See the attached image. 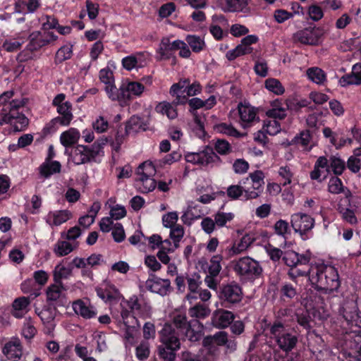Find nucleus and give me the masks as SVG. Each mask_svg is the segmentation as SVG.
<instances>
[{"label": "nucleus", "mask_w": 361, "mask_h": 361, "mask_svg": "<svg viewBox=\"0 0 361 361\" xmlns=\"http://www.w3.org/2000/svg\"><path fill=\"white\" fill-rule=\"evenodd\" d=\"M308 277L312 286L327 294L337 292L341 285L338 271L331 265H312L308 268Z\"/></svg>", "instance_id": "1"}, {"label": "nucleus", "mask_w": 361, "mask_h": 361, "mask_svg": "<svg viewBox=\"0 0 361 361\" xmlns=\"http://www.w3.org/2000/svg\"><path fill=\"white\" fill-rule=\"evenodd\" d=\"M3 353L11 361H18L23 355V346L17 337L11 338L6 342L2 350Z\"/></svg>", "instance_id": "19"}, {"label": "nucleus", "mask_w": 361, "mask_h": 361, "mask_svg": "<svg viewBox=\"0 0 361 361\" xmlns=\"http://www.w3.org/2000/svg\"><path fill=\"white\" fill-rule=\"evenodd\" d=\"M96 292L98 297L106 302L118 300L122 297L115 286L106 281L96 288Z\"/></svg>", "instance_id": "16"}, {"label": "nucleus", "mask_w": 361, "mask_h": 361, "mask_svg": "<svg viewBox=\"0 0 361 361\" xmlns=\"http://www.w3.org/2000/svg\"><path fill=\"white\" fill-rule=\"evenodd\" d=\"M73 55V46L66 44L61 47L56 53L55 61L56 62H63L71 58Z\"/></svg>", "instance_id": "55"}, {"label": "nucleus", "mask_w": 361, "mask_h": 361, "mask_svg": "<svg viewBox=\"0 0 361 361\" xmlns=\"http://www.w3.org/2000/svg\"><path fill=\"white\" fill-rule=\"evenodd\" d=\"M279 176L283 180V185L290 184L293 173L289 166H281L278 171Z\"/></svg>", "instance_id": "61"}, {"label": "nucleus", "mask_w": 361, "mask_h": 361, "mask_svg": "<svg viewBox=\"0 0 361 361\" xmlns=\"http://www.w3.org/2000/svg\"><path fill=\"white\" fill-rule=\"evenodd\" d=\"M328 190L332 194L341 193L343 191L341 180L336 176L331 178L328 183Z\"/></svg>", "instance_id": "60"}, {"label": "nucleus", "mask_w": 361, "mask_h": 361, "mask_svg": "<svg viewBox=\"0 0 361 361\" xmlns=\"http://www.w3.org/2000/svg\"><path fill=\"white\" fill-rule=\"evenodd\" d=\"M190 81L188 78L181 79L178 82L174 83L170 88V94L173 97H176V102L177 104H185L187 97L185 95H180L181 90L186 89Z\"/></svg>", "instance_id": "33"}, {"label": "nucleus", "mask_w": 361, "mask_h": 361, "mask_svg": "<svg viewBox=\"0 0 361 361\" xmlns=\"http://www.w3.org/2000/svg\"><path fill=\"white\" fill-rule=\"evenodd\" d=\"M38 315L44 326V333L47 335L52 334L56 326L52 312L49 309H44L38 313Z\"/></svg>", "instance_id": "36"}, {"label": "nucleus", "mask_w": 361, "mask_h": 361, "mask_svg": "<svg viewBox=\"0 0 361 361\" xmlns=\"http://www.w3.org/2000/svg\"><path fill=\"white\" fill-rule=\"evenodd\" d=\"M265 87L270 92L277 95L283 94L285 89L279 80L274 78H269L265 81Z\"/></svg>", "instance_id": "56"}, {"label": "nucleus", "mask_w": 361, "mask_h": 361, "mask_svg": "<svg viewBox=\"0 0 361 361\" xmlns=\"http://www.w3.org/2000/svg\"><path fill=\"white\" fill-rule=\"evenodd\" d=\"M214 129L216 133L234 137H239L243 135L232 125L226 123L216 124Z\"/></svg>", "instance_id": "47"}, {"label": "nucleus", "mask_w": 361, "mask_h": 361, "mask_svg": "<svg viewBox=\"0 0 361 361\" xmlns=\"http://www.w3.org/2000/svg\"><path fill=\"white\" fill-rule=\"evenodd\" d=\"M250 178L252 182V186L245 190V200L257 198L261 193V189L264 185V175L262 171H255L250 173Z\"/></svg>", "instance_id": "17"}, {"label": "nucleus", "mask_w": 361, "mask_h": 361, "mask_svg": "<svg viewBox=\"0 0 361 361\" xmlns=\"http://www.w3.org/2000/svg\"><path fill=\"white\" fill-rule=\"evenodd\" d=\"M330 169L335 175H341L343 173L345 169V163L340 157L336 156H331L329 160Z\"/></svg>", "instance_id": "51"}, {"label": "nucleus", "mask_w": 361, "mask_h": 361, "mask_svg": "<svg viewBox=\"0 0 361 361\" xmlns=\"http://www.w3.org/2000/svg\"><path fill=\"white\" fill-rule=\"evenodd\" d=\"M79 246L78 242H69L63 238L59 240L53 247V252L57 257H64L76 250Z\"/></svg>", "instance_id": "28"}, {"label": "nucleus", "mask_w": 361, "mask_h": 361, "mask_svg": "<svg viewBox=\"0 0 361 361\" xmlns=\"http://www.w3.org/2000/svg\"><path fill=\"white\" fill-rule=\"evenodd\" d=\"M217 6L225 13L245 12L248 0H216Z\"/></svg>", "instance_id": "23"}, {"label": "nucleus", "mask_w": 361, "mask_h": 361, "mask_svg": "<svg viewBox=\"0 0 361 361\" xmlns=\"http://www.w3.org/2000/svg\"><path fill=\"white\" fill-rule=\"evenodd\" d=\"M330 172L329 159L326 157L321 156L317 159L313 170L310 172V176L312 180L322 183Z\"/></svg>", "instance_id": "18"}, {"label": "nucleus", "mask_w": 361, "mask_h": 361, "mask_svg": "<svg viewBox=\"0 0 361 361\" xmlns=\"http://www.w3.org/2000/svg\"><path fill=\"white\" fill-rule=\"evenodd\" d=\"M104 155L99 145L94 144L92 147L78 145L72 152L71 159L76 165H80L92 161H97V158Z\"/></svg>", "instance_id": "8"}, {"label": "nucleus", "mask_w": 361, "mask_h": 361, "mask_svg": "<svg viewBox=\"0 0 361 361\" xmlns=\"http://www.w3.org/2000/svg\"><path fill=\"white\" fill-rule=\"evenodd\" d=\"M121 98L123 99V107L128 106L135 98H140L142 96L145 87L138 81L126 80L120 85Z\"/></svg>", "instance_id": "10"}, {"label": "nucleus", "mask_w": 361, "mask_h": 361, "mask_svg": "<svg viewBox=\"0 0 361 361\" xmlns=\"http://www.w3.org/2000/svg\"><path fill=\"white\" fill-rule=\"evenodd\" d=\"M247 188L240 185H232L227 188L226 193L231 200H238L242 196L245 200V190Z\"/></svg>", "instance_id": "54"}, {"label": "nucleus", "mask_w": 361, "mask_h": 361, "mask_svg": "<svg viewBox=\"0 0 361 361\" xmlns=\"http://www.w3.org/2000/svg\"><path fill=\"white\" fill-rule=\"evenodd\" d=\"M311 259V254L307 252L303 255H299L293 250H288L284 252L283 260L285 264L290 269L298 265H306Z\"/></svg>", "instance_id": "25"}, {"label": "nucleus", "mask_w": 361, "mask_h": 361, "mask_svg": "<svg viewBox=\"0 0 361 361\" xmlns=\"http://www.w3.org/2000/svg\"><path fill=\"white\" fill-rule=\"evenodd\" d=\"M73 216L72 212L68 209L50 211L44 217L45 222L51 228L59 226L66 223Z\"/></svg>", "instance_id": "22"}, {"label": "nucleus", "mask_w": 361, "mask_h": 361, "mask_svg": "<svg viewBox=\"0 0 361 361\" xmlns=\"http://www.w3.org/2000/svg\"><path fill=\"white\" fill-rule=\"evenodd\" d=\"M178 219V214L176 212H168L162 216L163 226L169 228L176 226Z\"/></svg>", "instance_id": "62"}, {"label": "nucleus", "mask_w": 361, "mask_h": 361, "mask_svg": "<svg viewBox=\"0 0 361 361\" xmlns=\"http://www.w3.org/2000/svg\"><path fill=\"white\" fill-rule=\"evenodd\" d=\"M146 288L162 296L168 295L171 290V281L169 279H163L155 275H150V278L146 281Z\"/></svg>", "instance_id": "13"}, {"label": "nucleus", "mask_w": 361, "mask_h": 361, "mask_svg": "<svg viewBox=\"0 0 361 361\" xmlns=\"http://www.w3.org/2000/svg\"><path fill=\"white\" fill-rule=\"evenodd\" d=\"M200 155V165L208 166L212 163L217 161L219 157L213 151V149L209 147H204L201 151H199Z\"/></svg>", "instance_id": "40"}, {"label": "nucleus", "mask_w": 361, "mask_h": 361, "mask_svg": "<svg viewBox=\"0 0 361 361\" xmlns=\"http://www.w3.org/2000/svg\"><path fill=\"white\" fill-rule=\"evenodd\" d=\"M72 306L74 312L85 319L93 318L97 314V311L93 306L80 300L74 302Z\"/></svg>", "instance_id": "30"}, {"label": "nucleus", "mask_w": 361, "mask_h": 361, "mask_svg": "<svg viewBox=\"0 0 361 361\" xmlns=\"http://www.w3.org/2000/svg\"><path fill=\"white\" fill-rule=\"evenodd\" d=\"M293 142L305 151H310L314 145V142L309 130L302 131L294 137Z\"/></svg>", "instance_id": "35"}, {"label": "nucleus", "mask_w": 361, "mask_h": 361, "mask_svg": "<svg viewBox=\"0 0 361 361\" xmlns=\"http://www.w3.org/2000/svg\"><path fill=\"white\" fill-rule=\"evenodd\" d=\"M179 104L176 102V99L171 103L163 101L155 106V111L161 115L166 116L171 120L175 119L178 116L176 106Z\"/></svg>", "instance_id": "29"}, {"label": "nucleus", "mask_w": 361, "mask_h": 361, "mask_svg": "<svg viewBox=\"0 0 361 361\" xmlns=\"http://www.w3.org/2000/svg\"><path fill=\"white\" fill-rule=\"evenodd\" d=\"M274 230L276 234L281 236L283 239H286L290 233L288 221L283 219H280L274 224Z\"/></svg>", "instance_id": "53"}, {"label": "nucleus", "mask_w": 361, "mask_h": 361, "mask_svg": "<svg viewBox=\"0 0 361 361\" xmlns=\"http://www.w3.org/2000/svg\"><path fill=\"white\" fill-rule=\"evenodd\" d=\"M234 217L233 213L218 212L214 215L216 225L219 227L226 226L227 222L231 221Z\"/></svg>", "instance_id": "63"}, {"label": "nucleus", "mask_w": 361, "mask_h": 361, "mask_svg": "<svg viewBox=\"0 0 361 361\" xmlns=\"http://www.w3.org/2000/svg\"><path fill=\"white\" fill-rule=\"evenodd\" d=\"M10 116H12V117L11 118V123H9L13 124L17 131L20 130L23 128L28 125V119L24 114L16 112L10 113Z\"/></svg>", "instance_id": "50"}, {"label": "nucleus", "mask_w": 361, "mask_h": 361, "mask_svg": "<svg viewBox=\"0 0 361 361\" xmlns=\"http://www.w3.org/2000/svg\"><path fill=\"white\" fill-rule=\"evenodd\" d=\"M80 137L79 130L75 128H71L61 134L60 142L63 146L67 148L77 143Z\"/></svg>", "instance_id": "34"}, {"label": "nucleus", "mask_w": 361, "mask_h": 361, "mask_svg": "<svg viewBox=\"0 0 361 361\" xmlns=\"http://www.w3.org/2000/svg\"><path fill=\"white\" fill-rule=\"evenodd\" d=\"M255 241V238L250 234H246L239 241L221 248V252L228 259L235 255H240L245 251Z\"/></svg>", "instance_id": "12"}, {"label": "nucleus", "mask_w": 361, "mask_h": 361, "mask_svg": "<svg viewBox=\"0 0 361 361\" xmlns=\"http://www.w3.org/2000/svg\"><path fill=\"white\" fill-rule=\"evenodd\" d=\"M241 125L245 128L248 124L257 120V109L249 104L240 103L238 106Z\"/></svg>", "instance_id": "26"}, {"label": "nucleus", "mask_w": 361, "mask_h": 361, "mask_svg": "<svg viewBox=\"0 0 361 361\" xmlns=\"http://www.w3.org/2000/svg\"><path fill=\"white\" fill-rule=\"evenodd\" d=\"M82 231L78 226H74L68 230L67 233H61V236L69 242H77L76 240L80 237Z\"/></svg>", "instance_id": "64"}, {"label": "nucleus", "mask_w": 361, "mask_h": 361, "mask_svg": "<svg viewBox=\"0 0 361 361\" xmlns=\"http://www.w3.org/2000/svg\"><path fill=\"white\" fill-rule=\"evenodd\" d=\"M314 224V219L306 213L297 212L290 216V224L293 231L299 233L303 240L308 238Z\"/></svg>", "instance_id": "9"}, {"label": "nucleus", "mask_w": 361, "mask_h": 361, "mask_svg": "<svg viewBox=\"0 0 361 361\" xmlns=\"http://www.w3.org/2000/svg\"><path fill=\"white\" fill-rule=\"evenodd\" d=\"M26 41V36L18 35L17 37L6 39L2 48L8 52H14L20 49L22 45Z\"/></svg>", "instance_id": "39"}, {"label": "nucleus", "mask_w": 361, "mask_h": 361, "mask_svg": "<svg viewBox=\"0 0 361 361\" xmlns=\"http://www.w3.org/2000/svg\"><path fill=\"white\" fill-rule=\"evenodd\" d=\"M203 214V212L198 209L197 206L190 205L183 212L180 219L183 224L191 225L195 220L200 219Z\"/></svg>", "instance_id": "38"}, {"label": "nucleus", "mask_w": 361, "mask_h": 361, "mask_svg": "<svg viewBox=\"0 0 361 361\" xmlns=\"http://www.w3.org/2000/svg\"><path fill=\"white\" fill-rule=\"evenodd\" d=\"M61 164L57 161H51L48 157L39 167V172L42 177L49 178L51 175L61 171Z\"/></svg>", "instance_id": "31"}, {"label": "nucleus", "mask_w": 361, "mask_h": 361, "mask_svg": "<svg viewBox=\"0 0 361 361\" xmlns=\"http://www.w3.org/2000/svg\"><path fill=\"white\" fill-rule=\"evenodd\" d=\"M37 333V330L34 326V324L30 318L26 319L24 322L23 326L22 329V335L27 340L32 339Z\"/></svg>", "instance_id": "58"}, {"label": "nucleus", "mask_w": 361, "mask_h": 361, "mask_svg": "<svg viewBox=\"0 0 361 361\" xmlns=\"http://www.w3.org/2000/svg\"><path fill=\"white\" fill-rule=\"evenodd\" d=\"M105 92L108 97L114 102H118L119 105L123 106V99L121 98V91L120 87L117 88L115 83L109 84L104 87Z\"/></svg>", "instance_id": "48"}, {"label": "nucleus", "mask_w": 361, "mask_h": 361, "mask_svg": "<svg viewBox=\"0 0 361 361\" xmlns=\"http://www.w3.org/2000/svg\"><path fill=\"white\" fill-rule=\"evenodd\" d=\"M210 313L211 310L207 304L197 303L188 310L190 317L196 319H204L207 317Z\"/></svg>", "instance_id": "43"}, {"label": "nucleus", "mask_w": 361, "mask_h": 361, "mask_svg": "<svg viewBox=\"0 0 361 361\" xmlns=\"http://www.w3.org/2000/svg\"><path fill=\"white\" fill-rule=\"evenodd\" d=\"M280 293L283 298L293 299L298 295V290L293 284L285 282L281 286Z\"/></svg>", "instance_id": "57"}, {"label": "nucleus", "mask_w": 361, "mask_h": 361, "mask_svg": "<svg viewBox=\"0 0 361 361\" xmlns=\"http://www.w3.org/2000/svg\"><path fill=\"white\" fill-rule=\"evenodd\" d=\"M72 274V268L65 266L62 263L57 264L53 271V278L55 283H61L62 279H68Z\"/></svg>", "instance_id": "44"}, {"label": "nucleus", "mask_w": 361, "mask_h": 361, "mask_svg": "<svg viewBox=\"0 0 361 361\" xmlns=\"http://www.w3.org/2000/svg\"><path fill=\"white\" fill-rule=\"evenodd\" d=\"M155 173V167L151 161L139 165L136 170V182L140 192L147 193L155 188L156 182L153 178Z\"/></svg>", "instance_id": "5"}, {"label": "nucleus", "mask_w": 361, "mask_h": 361, "mask_svg": "<svg viewBox=\"0 0 361 361\" xmlns=\"http://www.w3.org/2000/svg\"><path fill=\"white\" fill-rule=\"evenodd\" d=\"M320 31L317 28H306L294 34L293 39L304 44L314 45L318 44Z\"/></svg>", "instance_id": "21"}, {"label": "nucleus", "mask_w": 361, "mask_h": 361, "mask_svg": "<svg viewBox=\"0 0 361 361\" xmlns=\"http://www.w3.org/2000/svg\"><path fill=\"white\" fill-rule=\"evenodd\" d=\"M224 257H226L225 254L221 252L220 254L213 255L209 263L206 259L202 258L198 261V264L204 269V272L212 276H218L222 269L221 262Z\"/></svg>", "instance_id": "15"}, {"label": "nucleus", "mask_w": 361, "mask_h": 361, "mask_svg": "<svg viewBox=\"0 0 361 361\" xmlns=\"http://www.w3.org/2000/svg\"><path fill=\"white\" fill-rule=\"evenodd\" d=\"M243 293L241 288L235 283L226 285L221 291V298L230 304H235L241 301Z\"/></svg>", "instance_id": "24"}, {"label": "nucleus", "mask_w": 361, "mask_h": 361, "mask_svg": "<svg viewBox=\"0 0 361 361\" xmlns=\"http://www.w3.org/2000/svg\"><path fill=\"white\" fill-rule=\"evenodd\" d=\"M122 305L128 306L133 313L141 317L148 318L152 315V311L149 302L142 296L138 298L137 295H133L128 300L122 298Z\"/></svg>", "instance_id": "11"}, {"label": "nucleus", "mask_w": 361, "mask_h": 361, "mask_svg": "<svg viewBox=\"0 0 361 361\" xmlns=\"http://www.w3.org/2000/svg\"><path fill=\"white\" fill-rule=\"evenodd\" d=\"M339 84L341 87L361 85V63L354 64L351 73L342 76L339 80Z\"/></svg>", "instance_id": "27"}, {"label": "nucleus", "mask_w": 361, "mask_h": 361, "mask_svg": "<svg viewBox=\"0 0 361 361\" xmlns=\"http://www.w3.org/2000/svg\"><path fill=\"white\" fill-rule=\"evenodd\" d=\"M160 341L164 345L158 348L159 357L165 361H174L176 351L180 347L179 338L171 324H164L159 332Z\"/></svg>", "instance_id": "3"}, {"label": "nucleus", "mask_w": 361, "mask_h": 361, "mask_svg": "<svg viewBox=\"0 0 361 361\" xmlns=\"http://www.w3.org/2000/svg\"><path fill=\"white\" fill-rule=\"evenodd\" d=\"M233 270L238 276L245 279L257 278L262 272L258 262L249 257H241L234 261Z\"/></svg>", "instance_id": "7"}, {"label": "nucleus", "mask_w": 361, "mask_h": 361, "mask_svg": "<svg viewBox=\"0 0 361 361\" xmlns=\"http://www.w3.org/2000/svg\"><path fill=\"white\" fill-rule=\"evenodd\" d=\"M143 54L142 53H137L124 57L122 59L123 67L127 71H131L134 68H138L144 66L142 60Z\"/></svg>", "instance_id": "37"}, {"label": "nucleus", "mask_w": 361, "mask_h": 361, "mask_svg": "<svg viewBox=\"0 0 361 361\" xmlns=\"http://www.w3.org/2000/svg\"><path fill=\"white\" fill-rule=\"evenodd\" d=\"M52 105L56 107L59 116L52 119L54 124L68 126L71 124L74 116L72 104L66 100V94H58L52 101Z\"/></svg>", "instance_id": "6"}, {"label": "nucleus", "mask_w": 361, "mask_h": 361, "mask_svg": "<svg viewBox=\"0 0 361 361\" xmlns=\"http://www.w3.org/2000/svg\"><path fill=\"white\" fill-rule=\"evenodd\" d=\"M120 306L121 309V319L118 320V324H121L122 322L124 325H127V324L128 323L133 324V322H135V324H136L137 326H140L136 318L134 316L131 315L132 312L129 309L128 306H124L122 305V300L120 302Z\"/></svg>", "instance_id": "49"}, {"label": "nucleus", "mask_w": 361, "mask_h": 361, "mask_svg": "<svg viewBox=\"0 0 361 361\" xmlns=\"http://www.w3.org/2000/svg\"><path fill=\"white\" fill-rule=\"evenodd\" d=\"M30 304V300L29 298L23 296L15 299L12 305V314L16 318L23 317L28 312Z\"/></svg>", "instance_id": "32"}, {"label": "nucleus", "mask_w": 361, "mask_h": 361, "mask_svg": "<svg viewBox=\"0 0 361 361\" xmlns=\"http://www.w3.org/2000/svg\"><path fill=\"white\" fill-rule=\"evenodd\" d=\"M306 74L310 80L317 85H323L326 80L325 72L318 67L308 68Z\"/></svg>", "instance_id": "42"}, {"label": "nucleus", "mask_w": 361, "mask_h": 361, "mask_svg": "<svg viewBox=\"0 0 361 361\" xmlns=\"http://www.w3.org/2000/svg\"><path fill=\"white\" fill-rule=\"evenodd\" d=\"M216 103V97L210 96L207 99L202 100L198 97H194L189 100L188 104L193 109L204 108L205 109H212Z\"/></svg>", "instance_id": "41"}, {"label": "nucleus", "mask_w": 361, "mask_h": 361, "mask_svg": "<svg viewBox=\"0 0 361 361\" xmlns=\"http://www.w3.org/2000/svg\"><path fill=\"white\" fill-rule=\"evenodd\" d=\"M142 119L137 116H133L127 122L126 130L127 133L139 131L142 128Z\"/></svg>", "instance_id": "59"}, {"label": "nucleus", "mask_w": 361, "mask_h": 361, "mask_svg": "<svg viewBox=\"0 0 361 361\" xmlns=\"http://www.w3.org/2000/svg\"><path fill=\"white\" fill-rule=\"evenodd\" d=\"M271 336L278 348L286 353L290 352L297 345L298 337L290 333L280 321H275L270 325Z\"/></svg>", "instance_id": "4"}, {"label": "nucleus", "mask_w": 361, "mask_h": 361, "mask_svg": "<svg viewBox=\"0 0 361 361\" xmlns=\"http://www.w3.org/2000/svg\"><path fill=\"white\" fill-rule=\"evenodd\" d=\"M185 40L194 52H200L205 47L204 40L200 36L189 35L186 36Z\"/></svg>", "instance_id": "46"}, {"label": "nucleus", "mask_w": 361, "mask_h": 361, "mask_svg": "<svg viewBox=\"0 0 361 361\" xmlns=\"http://www.w3.org/2000/svg\"><path fill=\"white\" fill-rule=\"evenodd\" d=\"M165 324L172 325L178 338L182 336L191 342H196L202 338V325L198 320L188 322L186 316L183 314H174L171 322Z\"/></svg>", "instance_id": "2"}, {"label": "nucleus", "mask_w": 361, "mask_h": 361, "mask_svg": "<svg viewBox=\"0 0 361 361\" xmlns=\"http://www.w3.org/2000/svg\"><path fill=\"white\" fill-rule=\"evenodd\" d=\"M64 290L62 283H55L50 285L46 291L47 298L49 301H56L59 299Z\"/></svg>", "instance_id": "45"}, {"label": "nucleus", "mask_w": 361, "mask_h": 361, "mask_svg": "<svg viewBox=\"0 0 361 361\" xmlns=\"http://www.w3.org/2000/svg\"><path fill=\"white\" fill-rule=\"evenodd\" d=\"M228 334L225 331H219L213 336L204 338L203 343L204 345H207L211 343H214L218 345H224L227 343Z\"/></svg>", "instance_id": "52"}, {"label": "nucleus", "mask_w": 361, "mask_h": 361, "mask_svg": "<svg viewBox=\"0 0 361 361\" xmlns=\"http://www.w3.org/2000/svg\"><path fill=\"white\" fill-rule=\"evenodd\" d=\"M235 319L234 314L226 310L217 309L212 315V324L217 329L227 328Z\"/></svg>", "instance_id": "20"}, {"label": "nucleus", "mask_w": 361, "mask_h": 361, "mask_svg": "<svg viewBox=\"0 0 361 361\" xmlns=\"http://www.w3.org/2000/svg\"><path fill=\"white\" fill-rule=\"evenodd\" d=\"M57 36L52 32L42 34L39 31L32 32L30 36L29 47L31 50H37L57 39Z\"/></svg>", "instance_id": "14"}]
</instances>
